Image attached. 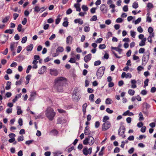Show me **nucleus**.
Instances as JSON below:
<instances>
[{
  "label": "nucleus",
  "mask_w": 156,
  "mask_h": 156,
  "mask_svg": "<svg viewBox=\"0 0 156 156\" xmlns=\"http://www.w3.org/2000/svg\"><path fill=\"white\" fill-rule=\"evenodd\" d=\"M66 79L62 77H58L55 79V85L58 86L57 89L58 91L61 92L62 91V86L63 85Z\"/></svg>",
  "instance_id": "f257e3e1"
},
{
  "label": "nucleus",
  "mask_w": 156,
  "mask_h": 156,
  "mask_svg": "<svg viewBox=\"0 0 156 156\" xmlns=\"http://www.w3.org/2000/svg\"><path fill=\"white\" fill-rule=\"evenodd\" d=\"M46 117L50 121H52L55 117L56 113L51 107H48L45 111Z\"/></svg>",
  "instance_id": "f03ea898"
},
{
  "label": "nucleus",
  "mask_w": 156,
  "mask_h": 156,
  "mask_svg": "<svg viewBox=\"0 0 156 156\" xmlns=\"http://www.w3.org/2000/svg\"><path fill=\"white\" fill-rule=\"evenodd\" d=\"M150 51L147 50L145 52L142 58V65L145 66L147 63L149 58Z\"/></svg>",
  "instance_id": "7ed1b4c3"
},
{
  "label": "nucleus",
  "mask_w": 156,
  "mask_h": 156,
  "mask_svg": "<svg viewBox=\"0 0 156 156\" xmlns=\"http://www.w3.org/2000/svg\"><path fill=\"white\" fill-rule=\"evenodd\" d=\"M105 70V67L104 66H102L99 68L96 73V75L98 79H101L104 74Z\"/></svg>",
  "instance_id": "20e7f679"
},
{
  "label": "nucleus",
  "mask_w": 156,
  "mask_h": 156,
  "mask_svg": "<svg viewBox=\"0 0 156 156\" xmlns=\"http://www.w3.org/2000/svg\"><path fill=\"white\" fill-rule=\"evenodd\" d=\"M111 126L110 122L107 121L104 123L102 126V129L103 131H105L108 129Z\"/></svg>",
  "instance_id": "39448f33"
},
{
  "label": "nucleus",
  "mask_w": 156,
  "mask_h": 156,
  "mask_svg": "<svg viewBox=\"0 0 156 156\" xmlns=\"http://www.w3.org/2000/svg\"><path fill=\"white\" fill-rule=\"evenodd\" d=\"M125 131V128L124 126H122L119 130L118 134L124 138L126 137V135H124Z\"/></svg>",
  "instance_id": "423d86ee"
},
{
  "label": "nucleus",
  "mask_w": 156,
  "mask_h": 156,
  "mask_svg": "<svg viewBox=\"0 0 156 156\" xmlns=\"http://www.w3.org/2000/svg\"><path fill=\"white\" fill-rule=\"evenodd\" d=\"M92 148L90 147L88 149L87 148H85L83 150V154L85 155H87L88 154H90L92 152Z\"/></svg>",
  "instance_id": "0eeeda50"
},
{
  "label": "nucleus",
  "mask_w": 156,
  "mask_h": 156,
  "mask_svg": "<svg viewBox=\"0 0 156 156\" xmlns=\"http://www.w3.org/2000/svg\"><path fill=\"white\" fill-rule=\"evenodd\" d=\"M50 73L52 76H56L58 75V72L56 69H50Z\"/></svg>",
  "instance_id": "6e6552de"
},
{
  "label": "nucleus",
  "mask_w": 156,
  "mask_h": 156,
  "mask_svg": "<svg viewBox=\"0 0 156 156\" xmlns=\"http://www.w3.org/2000/svg\"><path fill=\"white\" fill-rule=\"evenodd\" d=\"M92 55L89 54L85 56L84 58V60L85 62H87L90 60L91 58Z\"/></svg>",
  "instance_id": "1a4fd4ad"
},
{
  "label": "nucleus",
  "mask_w": 156,
  "mask_h": 156,
  "mask_svg": "<svg viewBox=\"0 0 156 156\" xmlns=\"http://www.w3.org/2000/svg\"><path fill=\"white\" fill-rule=\"evenodd\" d=\"M73 37L69 35L67 37L66 39V43L67 44H71L72 43Z\"/></svg>",
  "instance_id": "9d476101"
},
{
  "label": "nucleus",
  "mask_w": 156,
  "mask_h": 156,
  "mask_svg": "<svg viewBox=\"0 0 156 156\" xmlns=\"http://www.w3.org/2000/svg\"><path fill=\"white\" fill-rule=\"evenodd\" d=\"M46 69V67L45 66H43L38 70V73L40 74H42L44 73Z\"/></svg>",
  "instance_id": "9b49d317"
},
{
  "label": "nucleus",
  "mask_w": 156,
  "mask_h": 156,
  "mask_svg": "<svg viewBox=\"0 0 156 156\" xmlns=\"http://www.w3.org/2000/svg\"><path fill=\"white\" fill-rule=\"evenodd\" d=\"M88 138L89 141V144L91 146L92 145L94 142V138L92 136H88Z\"/></svg>",
  "instance_id": "f8f14e48"
},
{
  "label": "nucleus",
  "mask_w": 156,
  "mask_h": 156,
  "mask_svg": "<svg viewBox=\"0 0 156 156\" xmlns=\"http://www.w3.org/2000/svg\"><path fill=\"white\" fill-rule=\"evenodd\" d=\"M142 106L143 108V109L145 110H147L151 107L150 105L146 102L144 103L143 104Z\"/></svg>",
  "instance_id": "ddd939ff"
},
{
  "label": "nucleus",
  "mask_w": 156,
  "mask_h": 156,
  "mask_svg": "<svg viewBox=\"0 0 156 156\" xmlns=\"http://www.w3.org/2000/svg\"><path fill=\"white\" fill-rule=\"evenodd\" d=\"M123 116L128 115L129 116H132L134 115V114L132 112H130L129 110H127L123 113L122 114Z\"/></svg>",
  "instance_id": "4468645a"
},
{
  "label": "nucleus",
  "mask_w": 156,
  "mask_h": 156,
  "mask_svg": "<svg viewBox=\"0 0 156 156\" xmlns=\"http://www.w3.org/2000/svg\"><path fill=\"white\" fill-rule=\"evenodd\" d=\"M105 7V5L104 4H102L100 6V10L104 13H106L107 12V10H104Z\"/></svg>",
  "instance_id": "2eb2a0df"
},
{
  "label": "nucleus",
  "mask_w": 156,
  "mask_h": 156,
  "mask_svg": "<svg viewBox=\"0 0 156 156\" xmlns=\"http://www.w3.org/2000/svg\"><path fill=\"white\" fill-rule=\"evenodd\" d=\"M74 22L75 23H78L80 25L83 24V21L81 19H76L74 20Z\"/></svg>",
  "instance_id": "dca6fc26"
},
{
  "label": "nucleus",
  "mask_w": 156,
  "mask_h": 156,
  "mask_svg": "<svg viewBox=\"0 0 156 156\" xmlns=\"http://www.w3.org/2000/svg\"><path fill=\"white\" fill-rule=\"evenodd\" d=\"M136 82L135 80H131V87L132 88H135L136 87Z\"/></svg>",
  "instance_id": "f3484780"
},
{
  "label": "nucleus",
  "mask_w": 156,
  "mask_h": 156,
  "mask_svg": "<svg viewBox=\"0 0 156 156\" xmlns=\"http://www.w3.org/2000/svg\"><path fill=\"white\" fill-rule=\"evenodd\" d=\"M146 41V38H143L139 43V45L140 46H143L145 45V42Z\"/></svg>",
  "instance_id": "a211bd4d"
},
{
  "label": "nucleus",
  "mask_w": 156,
  "mask_h": 156,
  "mask_svg": "<svg viewBox=\"0 0 156 156\" xmlns=\"http://www.w3.org/2000/svg\"><path fill=\"white\" fill-rule=\"evenodd\" d=\"M16 46H15V43H12L10 44V49L11 51L14 52L15 51Z\"/></svg>",
  "instance_id": "6ab92c4d"
},
{
  "label": "nucleus",
  "mask_w": 156,
  "mask_h": 156,
  "mask_svg": "<svg viewBox=\"0 0 156 156\" xmlns=\"http://www.w3.org/2000/svg\"><path fill=\"white\" fill-rule=\"evenodd\" d=\"M34 46L33 44H30L26 47V50L28 51H30L32 50Z\"/></svg>",
  "instance_id": "aec40b11"
},
{
  "label": "nucleus",
  "mask_w": 156,
  "mask_h": 156,
  "mask_svg": "<svg viewBox=\"0 0 156 156\" xmlns=\"http://www.w3.org/2000/svg\"><path fill=\"white\" fill-rule=\"evenodd\" d=\"M74 7L76 8V10L79 12L81 10V9L80 7V4L79 3L75 4L74 5Z\"/></svg>",
  "instance_id": "412c9836"
},
{
  "label": "nucleus",
  "mask_w": 156,
  "mask_h": 156,
  "mask_svg": "<svg viewBox=\"0 0 156 156\" xmlns=\"http://www.w3.org/2000/svg\"><path fill=\"white\" fill-rule=\"evenodd\" d=\"M6 86L5 87V89L6 90H9L10 89L11 86V83L10 81H8L6 83Z\"/></svg>",
  "instance_id": "4be33fe9"
},
{
  "label": "nucleus",
  "mask_w": 156,
  "mask_h": 156,
  "mask_svg": "<svg viewBox=\"0 0 156 156\" xmlns=\"http://www.w3.org/2000/svg\"><path fill=\"white\" fill-rule=\"evenodd\" d=\"M111 48L112 49L115 50L116 51L118 52L119 54H121V52L122 51V50L121 49L118 47H112Z\"/></svg>",
  "instance_id": "5701e85b"
},
{
  "label": "nucleus",
  "mask_w": 156,
  "mask_h": 156,
  "mask_svg": "<svg viewBox=\"0 0 156 156\" xmlns=\"http://www.w3.org/2000/svg\"><path fill=\"white\" fill-rule=\"evenodd\" d=\"M87 104L86 103H85L82 106L83 107V114L84 115L85 114L86 112V108L87 107Z\"/></svg>",
  "instance_id": "b1692460"
},
{
  "label": "nucleus",
  "mask_w": 156,
  "mask_h": 156,
  "mask_svg": "<svg viewBox=\"0 0 156 156\" xmlns=\"http://www.w3.org/2000/svg\"><path fill=\"white\" fill-rule=\"evenodd\" d=\"M63 51L64 48L62 47L59 46L56 49V52H62Z\"/></svg>",
  "instance_id": "393cba45"
},
{
  "label": "nucleus",
  "mask_w": 156,
  "mask_h": 156,
  "mask_svg": "<svg viewBox=\"0 0 156 156\" xmlns=\"http://www.w3.org/2000/svg\"><path fill=\"white\" fill-rule=\"evenodd\" d=\"M105 102L106 104L109 105L112 103V101L111 99L108 98L106 99Z\"/></svg>",
  "instance_id": "a878e982"
},
{
  "label": "nucleus",
  "mask_w": 156,
  "mask_h": 156,
  "mask_svg": "<svg viewBox=\"0 0 156 156\" xmlns=\"http://www.w3.org/2000/svg\"><path fill=\"white\" fill-rule=\"evenodd\" d=\"M31 77V75H28L26 76V81L25 83L26 85L28 84L29 83Z\"/></svg>",
  "instance_id": "bb28decb"
},
{
  "label": "nucleus",
  "mask_w": 156,
  "mask_h": 156,
  "mask_svg": "<svg viewBox=\"0 0 156 156\" xmlns=\"http://www.w3.org/2000/svg\"><path fill=\"white\" fill-rule=\"evenodd\" d=\"M60 15H59L57 17V19L55 20V24H56L57 25L60 22L61 20V18H60Z\"/></svg>",
  "instance_id": "cd10ccee"
},
{
  "label": "nucleus",
  "mask_w": 156,
  "mask_h": 156,
  "mask_svg": "<svg viewBox=\"0 0 156 156\" xmlns=\"http://www.w3.org/2000/svg\"><path fill=\"white\" fill-rule=\"evenodd\" d=\"M17 114L18 115H20L22 113V111L20 108V107L19 106L17 107Z\"/></svg>",
  "instance_id": "c85d7f7f"
},
{
  "label": "nucleus",
  "mask_w": 156,
  "mask_h": 156,
  "mask_svg": "<svg viewBox=\"0 0 156 156\" xmlns=\"http://www.w3.org/2000/svg\"><path fill=\"white\" fill-rule=\"evenodd\" d=\"M139 6L137 2H134L132 5V7L134 9H136Z\"/></svg>",
  "instance_id": "c756f323"
},
{
  "label": "nucleus",
  "mask_w": 156,
  "mask_h": 156,
  "mask_svg": "<svg viewBox=\"0 0 156 156\" xmlns=\"http://www.w3.org/2000/svg\"><path fill=\"white\" fill-rule=\"evenodd\" d=\"M89 127L87 126L85 128L84 130V134L85 135H87L89 133Z\"/></svg>",
  "instance_id": "7c9ffc66"
},
{
  "label": "nucleus",
  "mask_w": 156,
  "mask_h": 156,
  "mask_svg": "<svg viewBox=\"0 0 156 156\" xmlns=\"http://www.w3.org/2000/svg\"><path fill=\"white\" fill-rule=\"evenodd\" d=\"M135 93V91L132 89H129L128 91V94L131 96L133 95Z\"/></svg>",
  "instance_id": "2f4dec72"
},
{
  "label": "nucleus",
  "mask_w": 156,
  "mask_h": 156,
  "mask_svg": "<svg viewBox=\"0 0 156 156\" xmlns=\"http://www.w3.org/2000/svg\"><path fill=\"white\" fill-rule=\"evenodd\" d=\"M90 30V27L89 26H85L84 28V31L86 32H88Z\"/></svg>",
  "instance_id": "473e14b6"
},
{
  "label": "nucleus",
  "mask_w": 156,
  "mask_h": 156,
  "mask_svg": "<svg viewBox=\"0 0 156 156\" xmlns=\"http://www.w3.org/2000/svg\"><path fill=\"white\" fill-rule=\"evenodd\" d=\"M50 133L53 135H56L58 134V131L56 129H54L51 131Z\"/></svg>",
  "instance_id": "72a5a7b5"
},
{
  "label": "nucleus",
  "mask_w": 156,
  "mask_h": 156,
  "mask_svg": "<svg viewBox=\"0 0 156 156\" xmlns=\"http://www.w3.org/2000/svg\"><path fill=\"white\" fill-rule=\"evenodd\" d=\"M13 32V30L9 29L6 30L5 33H9V34H12Z\"/></svg>",
  "instance_id": "f704fd0d"
},
{
  "label": "nucleus",
  "mask_w": 156,
  "mask_h": 156,
  "mask_svg": "<svg viewBox=\"0 0 156 156\" xmlns=\"http://www.w3.org/2000/svg\"><path fill=\"white\" fill-rule=\"evenodd\" d=\"M139 120L140 121H142L144 120V118L143 116V115L142 113L140 112L139 113Z\"/></svg>",
  "instance_id": "c9c22d12"
},
{
  "label": "nucleus",
  "mask_w": 156,
  "mask_h": 156,
  "mask_svg": "<svg viewBox=\"0 0 156 156\" xmlns=\"http://www.w3.org/2000/svg\"><path fill=\"white\" fill-rule=\"evenodd\" d=\"M149 14L148 13L147 14V21L148 23H151V22L152 20L151 18L149 16Z\"/></svg>",
  "instance_id": "e433bc0d"
},
{
  "label": "nucleus",
  "mask_w": 156,
  "mask_h": 156,
  "mask_svg": "<svg viewBox=\"0 0 156 156\" xmlns=\"http://www.w3.org/2000/svg\"><path fill=\"white\" fill-rule=\"evenodd\" d=\"M94 95L93 94H90L89 97V100L91 102H94Z\"/></svg>",
  "instance_id": "4c0bfd02"
},
{
  "label": "nucleus",
  "mask_w": 156,
  "mask_h": 156,
  "mask_svg": "<svg viewBox=\"0 0 156 156\" xmlns=\"http://www.w3.org/2000/svg\"><path fill=\"white\" fill-rule=\"evenodd\" d=\"M17 30L19 32H21V31H23L24 30L22 29V25L20 24H19L17 27Z\"/></svg>",
  "instance_id": "58836bf2"
},
{
  "label": "nucleus",
  "mask_w": 156,
  "mask_h": 156,
  "mask_svg": "<svg viewBox=\"0 0 156 156\" xmlns=\"http://www.w3.org/2000/svg\"><path fill=\"white\" fill-rule=\"evenodd\" d=\"M34 11L40 13V8L38 6H35L34 8Z\"/></svg>",
  "instance_id": "ea45409f"
},
{
  "label": "nucleus",
  "mask_w": 156,
  "mask_h": 156,
  "mask_svg": "<svg viewBox=\"0 0 156 156\" xmlns=\"http://www.w3.org/2000/svg\"><path fill=\"white\" fill-rule=\"evenodd\" d=\"M82 9L83 11L85 12L87 11L88 9V7L86 5H82Z\"/></svg>",
  "instance_id": "a19ab883"
},
{
  "label": "nucleus",
  "mask_w": 156,
  "mask_h": 156,
  "mask_svg": "<svg viewBox=\"0 0 156 156\" xmlns=\"http://www.w3.org/2000/svg\"><path fill=\"white\" fill-rule=\"evenodd\" d=\"M83 144H84L85 145H87L88 144H89V141L88 140V137L86 138L85 139L83 140Z\"/></svg>",
  "instance_id": "79ce46f5"
},
{
  "label": "nucleus",
  "mask_w": 156,
  "mask_h": 156,
  "mask_svg": "<svg viewBox=\"0 0 156 156\" xmlns=\"http://www.w3.org/2000/svg\"><path fill=\"white\" fill-rule=\"evenodd\" d=\"M3 38H5V41H2L1 43L2 44H4L6 41L8 40V36H6L5 35H4Z\"/></svg>",
  "instance_id": "37998d69"
},
{
  "label": "nucleus",
  "mask_w": 156,
  "mask_h": 156,
  "mask_svg": "<svg viewBox=\"0 0 156 156\" xmlns=\"http://www.w3.org/2000/svg\"><path fill=\"white\" fill-rule=\"evenodd\" d=\"M101 63V61L100 60H98L95 62L94 63V66H98L100 65Z\"/></svg>",
  "instance_id": "c03bdc74"
},
{
  "label": "nucleus",
  "mask_w": 156,
  "mask_h": 156,
  "mask_svg": "<svg viewBox=\"0 0 156 156\" xmlns=\"http://www.w3.org/2000/svg\"><path fill=\"white\" fill-rule=\"evenodd\" d=\"M27 37L26 36L23 37L22 38V41H21V43L23 44L25 43L27 41Z\"/></svg>",
  "instance_id": "a18cd8bd"
},
{
  "label": "nucleus",
  "mask_w": 156,
  "mask_h": 156,
  "mask_svg": "<svg viewBox=\"0 0 156 156\" xmlns=\"http://www.w3.org/2000/svg\"><path fill=\"white\" fill-rule=\"evenodd\" d=\"M109 118L107 116H105L103 117V122H106L107 120L109 119Z\"/></svg>",
  "instance_id": "49530a36"
},
{
  "label": "nucleus",
  "mask_w": 156,
  "mask_h": 156,
  "mask_svg": "<svg viewBox=\"0 0 156 156\" xmlns=\"http://www.w3.org/2000/svg\"><path fill=\"white\" fill-rule=\"evenodd\" d=\"M97 20V16L96 15L93 16L90 19L91 21H95Z\"/></svg>",
  "instance_id": "de8ad7c7"
},
{
  "label": "nucleus",
  "mask_w": 156,
  "mask_h": 156,
  "mask_svg": "<svg viewBox=\"0 0 156 156\" xmlns=\"http://www.w3.org/2000/svg\"><path fill=\"white\" fill-rule=\"evenodd\" d=\"M112 34L111 32H108L107 34V35H106V38L107 39H108V38H109V37H112Z\"/></svg>",
  "instance_id": "09e8293b"
},
{
  "label": "nucleus",
  "mask_w": 156,
  "mask_h": 156,
  "mask_svg": "<svg viewBox=\"0 0 156 156\" xmlns=\"http://www.w3.org/2000/svg\"><path fill=\"white\" fill-rule=\"evenodd\" d=\"M23 140L24 137L23 135L19 136L17 139V140L19 142L22 141Z\"/></svg>",
  "instance_id": "8fccbe9b"
},
{
  "label": "nucleus",
  "mask_w": 156,
  "mask_h": 156,
  "mask_svg": "<svg viewBox=\"0 0 156 156\" xmlns=\"http://www.w3.org/2000/svg\"><path fill=\"white\" fill-rule=\"evenodd\" d=\"M106 47V46L105 44H101L99 46V48L100 49H102L105 48Z\"/></svg>",
  "instance_id": "3c124183"
},
{
  "label": "nucleus",
  "mask_w": 156,
  "mask_h": 156,
  "mask_svg": "<svg viewBox=\"0 0 156 156\" xmlns=\"http://www.w3.org/2000/svg\"><path fill=\"white\" fill-rule=\"evenodd\" d=\"M149 81V79H147L145 81H144V87H145L146 86H147L148 85V82Z\"/></svg>",
  "instance_id": "603ef678"
},
{
  "label": "nucleus",
  "mask_w": 156,
  "mask_h": 156,
  "mask_svg": "<svg viewBox=\"0 0 156 156\" xmlns=\"http://www.w3.org/2000/svg\"><path fill=\"white\" fill-rule=\"evenodd\" d=\"M9 20V17L8 16H6L5 18L3 19L2 22L3 23H6Z\"/></svg>",
  "instance_id": "864d4df0"
},
{
  "label": "nucleus",
  "mask_w": 156,
  "mask_h": 156,
  "mask_svg": "<svg viewBox=\"0 0 156 156\" xmlns=\"http://www.w3.org/2000/svg\"><path fill=\"white\" fill-rule=\"evenodd\" d=\"M147 6L149 9H151L154 7L153 5L150 2L148 3Z\"/></svg>",
  "instance_id": "5fc2aeb1"
},
{
  "label": "nucleus",
  "mask_w": 156,
  "mask_h": 156,
  "mask_svg": "<svg viewBox=\"0 0 156 156\" xmlns=\"http://www.w3.org/2000/svg\"><path fill=\"white\" fill-rule=\"evenodd\" d=\"M145 51V49L144 48H140L139 50V53L140 54L143 53Z\"/></svg>",
  "instance_id": "6e6d98bb"
},
{
  "label": "nucleus",
  "mask_w": 156,
  "mask_h": 156,
  "mask_svg": "<svg viewBox=\"0 0 156 156\" xmlns=\"http://www.w3.org/2000/svg\"><path fill=\"white\" fill-rule=\"evenodd\" d=\"M106 111L109 114H112L113 112V110H111L109 108H107Z\"/></svg>",
  "instance_id": "4d7b16f0"
},
{
  "label": "nucleus",
  "mask_w": 156,
  "mask_h": 156,
  "mask_svg": "<svg viewBox=\"0 0 156 156\" xmlns=\"http://www.w3.org/2000/svg\"><path fill=\"white\" fill-rule=\"evenodd\" d=\"M141 20V18L140 17L138 18L134 22V23L135 24H137L140 22Z\"/></svg>",
  "instance_id": "13d9d810"
},
{
  "label": "nucleus",
  "mask_w": 156,
  "mask_h": 156,
  "mask_svg": "<svg viewBox=\"0 0 156 156\" xmlns=\"http://www.w3.org/2000/svg\"><path fill=\"white\" fill-rule=\"evenodd\" d=\"M123 21V20L122 18L119 17L116 20V22L117 23H122Z\"/></svg>",
  "instance_id": "bf43d9fd"
},
{
  "label": "nucleus",
  "mask_w": 156,
  "mask_h": 156,
  "mask_svg": "<svg viewBox=\"0 0 156 156\" xmlns=\"http://www.w3.org/2000/svg\"><path fill=\"white\" fill-rule=\"evenodd\" d=\"M69 62L71 63H75L76 62V60L74 58H71L70 60L69 61Z\"/></svg>",
  "instance_id": "052dcab7"
},
{
  "label": "nucleus",
  "mask_w": 156,
  "mask_h": 156,
  "mask_svg": "<svg viewBox=\"0 0 156 156\" xmlns=\"http://www.w3.org/2000/svg\"><path fill=\"white\" fill-rule=\"evenodd\" d=\"M137 30L140 33H141L143 32V29L141 26L138 27H137Z\"/></svg>",
  "instance_id": "680f3d73"
},
{
  "label": "nucleus",
  "mask_w": 156,
  "mask_h": 156,
  "mask_svg": "<svg viewBox=\"0 0 156 156\" xmlns=\"http://www.w3.org/2000/svg\"><path fill=\"white\" fill-rule=\"evenodd\" d=\"M32 68V66L30 65H29L28 66L26 70V72L27 73H29L30 70Z\"/></svg>",
  "instance_id": "e2e57ef3"
},
{
  "label": "nucleus",
  "mask_w": 156,
  "mask_h": 156,
  "mask_svg": "<svg viewBox=\"0 0 156 156\" xmlns=\"http://www.w3.org/2000/svg\"><path fill=\"white\" fill-rule=\"evenodd\" d=\"M148 31L149 33V34H151V33H153V29L151 27H149L148 29Z\"/></svg>",
  "instance_id": "0e129e2a"
},
{
  "label": "nucleus",
  "mask_w": 156,
  "mask_h": 156,
  "mask_svg": "<svg viewBox=\"0 0 156 156\" xmlns=\"http://www.w3.org/2000/svg\"><path fill=\"white\" fill-rule=\"evenodd\" d=\"M36 95L35 91H33L30 92V97H34Z\"/></svg>",
  "instance_id": "69168bd1"
},
{
  "label": "nucleus",
  "mask_w": 156,
  "mask_h": 156,
  "mask_svg": "<svg viewBox=\"0 0 156 156\" xmlns=\"http://www.w3.org/2000/svg\"><path fill=\"white\" fill-rule=\"evenodd\" d=\"M120 149L118 147H115L114 150V152L115 153H117L120 151Z\"/></svg>",
  "instance_id": "338daca9"
},
{
  "label": "nucleus",
  "mask_w": 156,
  "mask_h": 156,
  "mask_svg": "<svg viewBox=\"0 0 156 156\" xmlns=\"http://www.w3.org/2000/svg\"><path fill=\"white\" fill-rule=\"evenodd\" d=\"M72 12V10L71 9H69L66 12V14L67 15H69Z\"/></svg>",
  "instance_id": "774afa93"
}]
</instances>
